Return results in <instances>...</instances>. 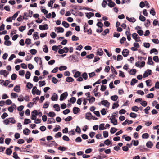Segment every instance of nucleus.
Masks as SVG:
<instances>
[{
	"label": "nucleus",
	"instance_id": "nucleus-1",
	"mask_svg": "<svg viewBox=\"0 0 159 159\" xmlns=\"http://www.w3.org/2000/svg\"><path fill=\"white\" fill-rule=\"evenodd\" d=\"M69 61L71 62H75L78 61L79 60L77 59V57L75 55H70L69 57Z\"/></svg>",
	"mask_w": 159,
	"mask_h": 159
},
{
	"label": "nucleus",
	"instance_id": "nucleus-2",
	"mask_svg": "<svg viewBox=\"0 0 159 159\" xmlns=\"http://www.w3.org/2000/svg\"><path fill=\"white\" fill-rule=\"evenodd\" d=\"M69 51V49L67 47H64L63 49H59L58 51V52L60 54H62L63 53H67Z\"/></svg>",
	"mask_w": 159,
	"mask_h": 159
},
{
	"label": "nucleus",
	"instance_id": "nucleus-3",
	"mask_svg": "<svg viewBox=\"0 0 159 159\" xmlns=\"http://www.w3.org/2000/svg\"><path fill=\"white\" fill-rule=\"evenodd\" d=\"M132 36L136 42L141 41L140 37L138 36V35L136 33H133L132 34Z\"/></svg>",
	"mask_w": 159,
	"mask_h": 159
},
{
	"label": "nucleus",
	"instance_id": "nucleus-4",
	"mask_svg": "<svg viewBox=\"0 0 159 159\" xmlns=\"http://www.w3.org/2000/svg\"><path fill=\"white\" fill-rule=\"evenodd\" d=\"M68 93L67 92H66L62 94L60 97V100L61 101H62L64 99L66 98L68 96Z\"/></svg>",
	"mask_w": 159,
	"mask_h": 159
},
{
	"label": "nucleus",
	"instance_id": "nucleus-5",
	"mask_svg": "<svg viewBox=\"0 0 159 159\" xmlns=\"http://www.w3.org/2000/svg\"><path fill=\"white\" fill-rule=\"evenodd\" d=\"M101 103L102 105L108 108L110 105V103L107 100H102L101 101Z\"/></svg>",
	"mask_w": 159,
	"mask_h": 159
},
{
	"label": "nucleus",
	"instance_id": "nucleus-6",
	"mask_svg": "<svg viewBox=\"0 0 159 159\" xmlns=\"http://www.w3.org/2000/svg\"><path fill=\"white\" fill-rule=\"evenodd\" d=\"M147 71H145L143 75V77L145 78L146 77H148L149 75H151L152 71L151 70L147 69Z\"/></svg>",
	"mask_w": 159,
	"mask_h": 159
},
{
	"label": "nucleus",
	"instance_id": "nucleus-7",
	"mask_svg": "<svg viewBox=\"0 0 159 159\" xmlns=\"http://www.w3.org/2000/svg\"><path fill=\"white\" fill-rule=\"evenodd\" d=\"M129 53V51L127 49H125L123 50L122 53L123 56L124 57H127Z\"/></svg>",
	"mask_w": 159,
	"mask_h": 159
},
{
	"label": "nucleus",
	"instance_id": "nucleus-8",
	"mask_svg": "<svg viewBox=\"0 0 159 159\" xmlns=\"http://www.w3.org/2000/svg\"><path fill=\"white\" fill-rule=\"evenodd\" d=\"M39 28L41 30H45L48 29V25L47 24H45L44 25H40Z\"/></svg>",
	"mask_w": 159,
	"mask_h": 159
},
{
	"label": "nucleus",
	"instance_id": "nucleus-9",
	"mask_svg": "<svg viewBox=\"0 0 159 159\" xmlns=\"http://www.w3.org/2000/svg\"><path fill=\"white\" fill-rule=\"evenodd\" d=\"M93 117L92 114L90 112H87L85 114V118L89 120H90Z\"/></svg>",
	"mask_w": 159,
	"mask_h": 159
},
{
	"label": "nucleus",
	"instance_id": "nucleus-10",
	"mask_svg": "<svg viewBox=\"0 0 159 159\" xmlns=\"http://www.w3.org/2000/svg\"><path fill=\"white\" fill-rule=\"evenodd\" d=\"M110 120H111V122L113 123L114 125H116L117 124V120L115 117L110 118Z\"/></svg>",
	"mask_w": 159,
	"mask_h": 159
},
{
	"label": "nucleus",
	"instance_id": "nucleus-11",
	"mask_svg": "<svg viewBox=\"0 0 159 159\" xmlns=\"http://www.w3.org/2000/svg\"><path fill=\"white\" fill-rule=\"evenodd\" d=\"M58 99V96L55 93H54L52 97L51 100L52 101H57Z\"/></svg>",
	"mask_w": 159,
	"mask_h": 159
},
{
	"label": "nucleus",
	"instance_id": "nucleus-12",
	"mask_svg": "<svg viewBox=\"0 0 159 159\" xmlns=\"http://www.w3.org/2000/svg\"><path fill=\"white\" fill-rule=\"evenodd\" d=\"M147 63L148 64L152 65H153L154 62L152 60V57H148V62Z\"/></svg>",
	"mask_w": 159,
	"mask_h": 159
},
{
	"label": "nucleus",
	"instance_id": "nucleus-13",
	"mask_svg": "<svg viewBox=\"0 0 159 159\" xmlns=\"http://www.w3.org/2000/svg\"><path fill=\"white\" fill-rule=\"evenodd\" d=\"M80 111V109L77 107H75L73 108V112L74 114L78 113Z\"/></svg>",
	"mask_w": 159,
	"mask_h": 159
},
{
	"label": "nucleus",
	"instance_id": "nucleus-14",
	"mask_svg": "<svg viewBox=\"0 0 159 159\" xmlns=\"http://www.w3.org/2000/svg\"><path fill=\"white\" fill-rule=\"evenodd\" d=\"M13 90L16 92H19L20 90V86L16 85L14 87Z\"/></svg>",
	"mask_w": 159,
	"mask_h": 159
},
{
	"label": "nucleus",
	"instance_id": "nucleus-15",
	"mask_svg": "<svg viewBox=\"0 0 159 159\" xmlns=\"http://www.w3.org/2000/svg\"><path fill=\"white\" fill-rule=\"evenodd\" d=\"M56 29L57 31V33H63L64 31V29L61 27H58L56 28Z\"/></svg>",
	"mask_w": 159,
	"mask_h": 159
},
{
	"label": "nucleus",
	"instance_id": "nucleus-16",
	"mask_svg": "<svg viewBox=\"0 0 159 159\" xmlns=\"http://www.w3.org/2000/svg\"><path fill=\"white\" fill-rule=\"evenodd\" d=\"M33 35V38L35 40L39 39V37L38 36V32H34V33Z\"/></svg>",
	"mask_w": 159,
	"mask_h": 159
},
{
	"label": "nucleus",
	"instance_id": "nucleus-17",
	"mask_svg": "<svg viewBox=\"0 0 159 159\" xmlns=\"http://www.w3.org/2000/svg\"><path fill=\"white\" fill-rule=\"evenodd\" d=\"M86 16L88 18L90 19L91 17L93 16H94V14L93 13L90 12L89 14L88 13H85Z\"/></svg>",
	"mask_w": 159,
	"mask_h": 159
},
{
	"label": "nucleus",
	"instance_id": "nucleus-18",
	"mask_svg": "<svg viewBox=\"0 0 159 159\" xmlns=\"http://www.w3.org/2000/svg\"><path fill=\"white\" fill-rule=\"evenodd\" d=\"M150 54H152L153 53H154V54L157 55L158 53V51L157 49L155 48H153L150 51Z\"/></svg>",
	"mask_w": 159,
	"mask_h": 159
},
{
	"label": "nucleus",
	"instance_id": "nucleus-19",
	"mask_svg": "<svg viewBox=\"0 0 159 159\" xmlns=\"http://www.w3.org/2000/svg\"><path fill=\"white\" fill-rule=\"evenodd\" d=\"M153 145V144L152 142L149 141L148 142L146 143V146L147 148H151Z\"/></svg>",
	"mask_w": 159,
	"mask_h": 159
},
{
	"label": "nucleus",
	"instance_id": "nucleus-20",
	"mask_svg": "<svg viewBox=\"0 0 159 159\" xmlns=\"http://www.w3.org/2000/svg\"><path fill=\"white\" fill-rule=\"evenodd\" d=\"M133 121L132 120H126L125 121L122 123V125H125L127 124L128 123V124H130L132 123Z\"/></svg>",
	"mask_w": 159,
	"mask_h": 159
},
{
	"label": "nucleus",
	"instance_id": "nucleus-21",
	"mask_svg": "<svg viewBox=\"0 0 159 159\" xmlns=\"http://www.w3.org/2000/svg\"><path fill=\"white\" fill-rule=\"evenodd\" d=\"M103 52L101 48L98 49L97 52V55H99L100 56L102 55L103 54Z\"/></svg>",
	"mask_w": 159,
	"mask_h": 159
},
{
	"label": "nucleus",
	"instance_id": "nucleus-22",
	"mask_svg": "<svg viewBox=\"0 0 159 159\" xmlns=\"http://www.w3.org/2000/svg\"><path fill=\"white\" fill-rule=\"evenodd\" d=\"M53 108H55V110L57 111H60V108L59 105L57 104H54L53 106Z\"/></svg>",
	"mask_w": 159,
	"mask_h": 159
},
{
	"label": "nucleus",
	"instance_id": "nucleus-23",
	"mask_svg": "<svg viewBox=\"0 0 159 159\" xmlns=\"http://www.w3.org/2000/svg\"><path fill=\"white\" fill-rule=\"evenodd\" d=\"M12 153V151L10 148H7L6 150V153L7 155H10Z\"/></svg>",
	"mask_w": 159,
	"mask_h": 159
},
{
	"label": "nucleus",
	"instance_id": "nucleus-24",
	"mask_svg": "<svg viewBox=\"0 0 159 159\" xmlns=\"http://www.w3.org/2000/svg\"><path fill=\"white\" fill-rule=\"evenodd\" d=\"M137 82L138 80L136 79L133 78L132 79L131 81L130 85H134L136 83H137Z\"/></svg>",
	"mask_w": 159,
	"mask_h": 159
},
{
	"label": "nucleus",
	"instance_id": "nucleus-25",
	"mask_svg": "<svg viewBox=\"0 0 159 159\" xmlns=\"http://www.w3.org/2000/svg\"><path fill=\"white\" fill-rule=\"evenodd\" d=\"M30 131L27 128H25V130H23V133L26 135H29V133L30 132Z\"/></svg>",
	"mask_w": 159,
	"mask_h": 159
},
{
	"label": "nucleus",
	"instance_id": "nucleus-26",
	"mask_svg": "<svg viewBox=\"0 0 159 159\" xmlns=\"http://www.w3.org/2000/svg\"><path fill=\"white\" fill-rule=\"evenodd\" d=\"M104 124L102 123L99 125V130H102L106 129V128L104 126Z\"/></svg>",
	"mask_w": 159,
	"mask_h": 159
},
{
	"label": "nucleus",
	"instance_id": "nucleus-27",
	"mask_svg": "<svg viewBox=\"0 0 159 159\" xmlns=\"http://www.w3.org/2000/svg\"><path fill=\"white\" fill-rule=\"evenodd\" d=\"M118 97L117 95H113L111 97V99L114 101H116L118 99Z\"/></svg>",
	"mask_w": 159,
	"mask_h": 159
},
{
	"label": "nucleus",
	"instance_id": "nucleus-28",
	"mask_svg": "<svg viewBox=\"0 0 159 159\" xmlns=\"http://www.w3.org/2000/svg\"><path fill=\"white\" fill-rule=\"evenodd\" d=\"M47 114L48 116L52 117H54L56 115L55 113L52 111L49 112V113H47Z\"/></svg>",
	"mask_w": 159,
	"mask_h": 159
},
{
	"label": "nucleus",
	"instance_id": "nucleus-29",
	"mask_svg": "<svg viewBox=\"0 0 159 159\" xmlns=\"http://www.w3.org/2000/svg\"><path fill=\"white\" fill-rule=\"evenodd\" d=\"M74 79L70 77H68L66 78V81L68 82H70L73 81Z\"/></svg>",
	"mask_w": 159,
	"mask_h": 159
},
{
	"label": "nucleus",
	"instance_id": "nucleus-30",
	"mask_svg": "<svg viewBox=\"0 0 159 159\" xmlns=\"http://www.w3.org/2000/svg\"><path fill=\"white\" fill-rule=\"evenodd\" d=\"M62 25L65 28H67L69 26V24L67 22L63 21L62 22Z\"/></svg>",
	"mask_w": 159,
	"mask_h": 159
},
{
	"label": "nucleus",
	"instance_id": "nucleus-31",
	"mask_svg": "<svg viewBox=\"0 0 159 159\" xmlns=\"http://www.w3.org/2000/svg\"><path fill=\"white\" fill-rule=\"evenodd\" d=\"M136 70L135 69H132L130 71L129 74L131 75H134L136 73Z\"/></svg>",
	"mask_w": 159,
	"mask_h": 159
},
{
	"label": "nucleus",
	"instance_id": "nucleus-32",
	"mask_svg": "<svg viewBox=\"0 0 159 159\" xmlns=\"http://www.w3.org/2000/svg\"><path fill=\"white\" fill-rule=\"evenodd\" d=\"M132 110L134 111L137 112L139 110V107L137 106H135L132 107Z\"/></svg>",
	"mask_w": 159,
	"mask_h": 159
},
{
	"label": "nucleus",
	"instance_id": "nucleus-33",
	"mask_svg": "<svg viewBox=\"0 0 159 159\" xmlns=\"http://www.w3.org/2000/svg\"><path fill=\"white\" fill-rule=\"evenodd\" d=\"M55 0H50V2H49L48 3V6L49 7H52Z\"/></svg>",
	"mask_w": 159,
	"mask_h": 159
},
{
	"label": "nucleus",
	"instance_id": "nucleus-34",
	"mask_svg": "<svg viewBox=\"0 0 159 159\" xmlns=\"http://www.w3.org/2000/svg\"><path fill=\"white\" fill-rule=\"evenodd\" d=\"M109 32V30L108 29H106L104 31L103 33L101 34V35H105L107 34Z\"/></svg>",
	"mask_w": 159,
	"mask_h": 159
},
{
	"label": "nucleus",
	"instance_id": "nucleus-35",
	"mask_svg": "<svg viewBox=\"0 0 159 159\" xmlns=\"http://www.w3.org/2000/svg\"><path fill=\"white\" fill-rule=\"evenodd\" d=\"M81 75V72L80 71H76L74 75V77L75 78L79 77Z\"/></svg>",
	"mask_w": 159,
	"mask_h": 159
},
{
	"label": "nucleus",
	"instance_id": "nucleus-36",
	"mask_svg": "<svg viewBox=\"0 0 159 159\" xmlns=\"http://www.w3.org/2000/svg\"><path fill=\"white\" fill-rule=\"evenodd\" d=\"M46 83L45 81H39V86L41 87L45 85Z\"/></svg>",
	"mask_w": 159,
	"mask_h": 159
},
{
	"label": "nucleus",
	"instance_id": "nucleus-37",
	"mask_svg": "<svg viewBox=\"0 0 159 159\" xmlns=\"http://www.w3.org/2000/svg\"><path fill=\"white\" fill-rule=\"evenodd\" d=\"M149 137V135L147 133L143 134L142 135V138L143 139H147Z\"/></svg>",
	"mask_w": 159,
	"mask_h": 159
},
{
	"label": "nucleus",
	"instance_id": "nucleus-38",
	"mask_svg": "<svg viewBox=\"0 0 159 159\" xmlns=\"http://www.w3.org/2000/svg\"><path fill=\"white\" fill-rule=\"evenodd\" d=\"M67 69V67L64 66H61L59 68V69L60 71L64 70H66Z\"/></svg>",
	"mask_w": 159,
	"mask_h": 159
},
{
	"label": "nucleus",
	"instance_id": "nucleus-39",
	"mask_svg": "<svg viewBox=\"0 0 159 159\" xmlns=\"http://www.w3.org/2000/svg\"><path fill=\"white\" fill-rule=\"evenodd\" d=\"M26 86L29 89H30L33 87V85L30 82H28L27 83Z\"/></svg>",
	"mask_w": 159,
	"mask_h": 159
},
{
	"label": "nucleus",
	"instance_id": "nucleus-40",
	"mask_svg": "<svg viewBox=\"0 0 159 159\" xmlns=\"http://www.w3.org/2000/svg\"><path fill=\"white\" fill-rule=\"evenodd\" d=\"M31 75L29 71H27L25 74V77L26 79H29L30 78Z\"/></svg>",
	"mask_w": 159,
	"mask_h": 159
},
{
	"label": "nucleus",
	"instance_id": "nucleus-41",
	"mask_svg": "<svg viewBox=\"0 0 159 159\" xmlns=\"http://www.w3.org/2000/svg\"><path fill=\"white\" fill-rule=\"evenodd\" d=\"M30 52L32 55H35L37 53V51L35 49H32L30 51Z\"/></svg>",
	"mask_w": 159,
	"mask_h": 159
},
{
	"label": "nucleus",
	"instance_id": "nucleus-42",
	"mask_svg": "<svg viewBox=\"0 0 159 159\" xmlns=\"http://www.w3.org/2000/svg\"><path fill=\"white\" fill-rule=\"evenodd\" d=\"M95 101V98L94 97L92 96L90 98L89 100V103L90 104L93 103Z\"/></svg>",
	"mask_w": 159,
	"mask_h": 159
},
{
	"label": "nucleus",
	"instance_id": "nucleus-43",
	"mask_svg": "<svg viewBox=\"0 0 159 159\" xmlns=\"http://www.w3.org/2000/svg\"><path fill=\"white\" fill-rule=\"evenodd\" d=\"M139 149L140 151L142 152H143L144 151L146 148H145L144 146H140L139 147Z\"/></svg>",
	"mask_w": 159,
	"mask_h": 159
},
{
	"label": "nucleus",
	"instance_id": "nucleus-44",
	"mask_svg": "<svg viewBox=\"0 0 159 159\" xmlns=\"http://www.w3.org/2000/svg\"><path fill=\"white\" fill-rule=\"evenodd\" d=\"M31 122L30 119H28L25 118L24 120V124L25 125H27Z\"/></svg>",
	"mask_w": 159,
	"mask_h": 159
},
{
	"label": "nucleus",
	"instance_id": "nucleus-45",
	"mask_svg": "<svg viewBox=\"0 0 159 159\" xmlns=\"http://www.w3.org/2000/svg\"><path fill=\"white\" fill-rule=\"evenodd\" d=\"M13 157L15 159H20V157L18 156L16 152H15L13 153Z\"/></svg>",
	"mask_w": 159,
	"mask_h": 159
},
{
	"label": "nucleus",
	"instance_id": "nucleus-46",
	"mask_svg": "<svg viewBox=\"0 0 159 159\" xmlns=\"http://www.w3.org/2000/svg\"><path fill=\"white\" fill-rule=\"evenodd\" d=\"M117 130V129L114 127H112L110 130V132L111 134H114Z\"/></svg>",
	"mask_w": 159,
	"mask_h": 159
},
{
	"label": "nucleus",
	"instance_id": "nucleus-47",
	"mask_svg": "<svg viewBox=\"0 0 159 159\" xmlns=\"http://www.w3.org/2000/svg\"><path fill=\"white\" fill-rule=\"evenodd\" d=\"M9 120V122L12 124H15L16 123V120L13 117L9 118H8Z\"/></svg>",
	"mask_w": 159,
	"mask_h": 159
},
{
	"label": "nucleus",
	"instance_id": "nucleus-48",
	"mask_svg": "<svg viewBox=\"0 0 159 159\" xmlns=\"http://www.w3.org/2000/svg\"><path fill=\"white\" fill-rule=\"evenodd\" d=\"M118 102H117V103H114L112 106V108L114 109L116 107L117 108L119 106V105L118 104Z\"/></svg>",
	"mask_w": 159,
	"mask_h": 159
},
{
	"label": "nucleus",
	"instance_id": "nucleus-49",
	"mask_svg": "<svg viewBox=\"0 0 159 159\" xmlns=\"http://www.w3.org/2000/svg\"><path fill=\"white\" fill-rule=\"evenodd\" d=\"M25 44L27 45H29L31 43V39L29 38H27L26 39L25 41Z\"/></svg>",
	"mask_w": 159,
	"mask_h": 159
},
{
	"label": "nucleus",
	"instance_id": "nucleus-50",
	"mask_svg": "<svg viewBox=\"0 0 159 159\" xmlns=\"http://www.w3.org/2000/svg\"><path fill=\"white\" fill-rule=\"evenodd\" d=\"M20 12L19 11H18L15 14H14V15L12 16V20H15L16 18L17 17L18 13Z\"/></svg>",
	"mask_w": 159,
	"mask_h": 159
},
{
	"label": "nucleus",
	"instance_id": "nucleus-51",
	"mask_svg": "<svg viewBox=\"0 0 159 159\" xmlns=\"http://www.w3.org/2000/svg\"><path fill=\"white\" fill-rule=\"evenodd\" d=\"M17 77V75L15 73H13L11 76V79L12 80H15L16 79Z\"/></svg>",
	"mask_w": 159,
	"mask_h": 159
},
{
	"label": "nucleus",
	"instance_id": "nucleus-52",
	"mask_svg": "<svg viewBox=\"0 0 159 159\" xmlns=\"http://www.w3.org/2000/svg\"><path fill=\"white\" fill-rule=\"evenodd\" d=\"M153 60L156 62H158L159 61V58L157 56H155L153 57Z\"/></svg>",
	"mask_w": 159,
	"mask_h": 159
},
{
	"label": "nucleus",
	"instance_id": "nucleus-53",
	"mask_svg": "<svg viewBox=\"0 0 159 159\" xmlns=\"http://www.w3.org/2000/svg\"><path fill=\"white\" fill-rule=\"evenodd\" d=\"M111 69L113 73L116 74V75H117V73L116 70H115L114 68L112 66H111Z\"/></svg>",
	"mask_w": 159,
	"mask_h": 159
},
{
	"label": "nucleus",
	"instance_id": "nucleus-54",
	"mask_svg": "<svg viewBox=\"0 0 159 159\" xmlns=\"http://www.w3.org/2000/svg\"><path fill=\"white\" fill-rule=\"evenodd\" d=\"M76 101V99L74 97H71L70 99V100L69 101L71 102L72 103L74 104V103L75 101Z\"/></svg>",
	"mask_w": 159,
	"mask_h": 159
},
{
	"label": "nucleus",
	"instance_id": "nucleus-55",
	"mask_svg": "<svg viewBox=\"0 0 159 159\" xmlns=\"http://www.w3.org/2000/svg\"><path fill=\"white\" fill-rule=\"evenodd\" d=\"M78 37L74 35H73L72 37V40L73 41H76L79 40Z\"/></svg>",
	"mask_w": 159,
	"mask_h": 159
},
{
	"label": "nucleus",
	"instance_id": "nucleus-56",
	"mask_svg": "<svg viewBox=\"0 0 159 159\" xmlns=\"http://www.w3.org/2000/svg\"><path fill=\"white\" fill-rule=\"evenodd\" d=\"M111 143V142L109 139L106 140L104 142V143L107 146H109Z\"/></svg>",
	"mask_w": 159,
	"mask_h": 159
},
{
	"label": "nucleus",
	"instance_id": "nucleus-57",
	"mask_svg": "<svg viewBox=\"0 0 159 159\" xmlns=\"http://www.w3.org/2000/svg\"><path fill=\"white\" fill-rule=\"evenodd\" d=\"M83 78H84V80L87 79L88 78L87 74L86 72H84L82 75Z\"/></svg>",
	"mask_w": 159,
	"mask_h": 159
},
{
	"label": "nucleus",
	"instance_id": "nucleus-58",
	"mask_svg": "<svg viewBox=\"0 0 159 159\" xmlns=\"http://www.w3.org/2000/svg\"><path fill=\"white\" fill-rule=\"evenodd\" d=\"M108 6L111 8H112L116 5L115 3L114 2H112L111 3H108Z\"/></svg>",
	"mask_w": 159,
	"mask_h": 159
},
{
	"label": "nucleus",
	"instance_id": "nucleus-59",
	"mask_svg": "<svg viewBox=\"0 0 159 159\" xmlns=\"http://www.w3.org/2000/svg\"><path fill=\"white\" fill-rule=\"evenodd\" d=\"M150 25V22L149 19L146 20V22L145 23V25L146 27H148Z\"/></svg>",
	"mask_w": 159,
	"mask_h": 159
},
{
	"label": "nucleus",
	"instance_id": "nucleus-60",
	"mask_svg": "<svg viewBox=\"0 0 159 159\" xmlns=\"http://www.w3.org/2000/svg\"><path fill=\"white\" fill-rule=\"evenodd\" d=\"M49 105V102H48L47 101L45 103L43 107V108H48Z\"/></svg>",
	"mask_w": 159,
	"mask_h": 159
},
{
	"label": "nucleus",
	"instance_id": "nucleus-61",
	"mask_svg": "<svg viewBox=\"0 0 159 159\" xmlns=\"http://www.w3.org/2000/svg\"><path fill=\"white\" fill-rule=\"evenodd\" d=\"M139 19L142 21L144 22L146 20V18L143 16L142 15H140L139 17Z\"/></svg>",
	"mask_w": 159,
	"mask_h": 159
},
{
	"label": "nucleus",
	"instance_id": "nucleus-62",
	"mask_svg": "<svg viewBox=\"0 0 159 159\" xmlns=\"http://www.w3.org/2000/svg\"><path fill=\"white\" fill-rule=\"evenodd\" d=\"M62 139L66 141H68L70 140L69 138L66 135L63 136L62 137Z\"/></svg>",
	"mask_w": 159,
	"mask_h": 159
},
{
	"label": "nucleus",
	"instance_id": "nucleus-63",
	"mask_svg": "<svg viewBox=\"0 0 159 159\" xmlns=\"http://www.w3.org/2000/svg\"><path fill=\"white\" fill-rule=\"evenodd\" d=\"M4 44L7 46H10L11 44V43L10 41H6L4 42Z\"/></svg>",
	"mask_w": 159,
	"mask_h": 159
},
{
	"label": "nucleus",
	"instance_id": "nucleus-64",
	"mask_svg": "<svg viewBox=\"0 0 159 159\" xmlns=\"http://www.w3.org/2000/svg\"><path fill=\"white\" fill-rule=\"evenodd\" d=\"M153 25L154 26H156L157 25H159V23L158 21H157L156 19H155L153 20Z\"/></svg>",
	"mask_w": 159,
	"mask_h": 159
}]
</instances>
